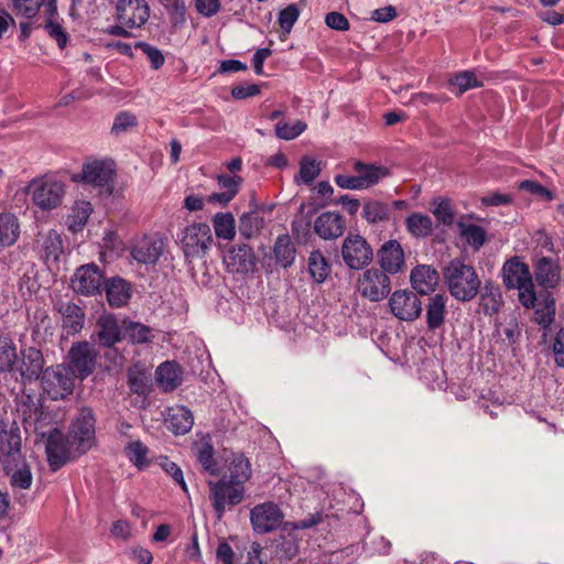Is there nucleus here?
<instances>
[{"label": "nucleus", "instance_id": "61", "mask_svg": "<svg viewBox=\"0 0 564 564\" xmlns=\"http://www.w3.org/2000/svg\"><path fill=\"white\" fill-rule=\"evenodd\" d=\"M195 8L199 14L206 18L216 15L220 8V0H195Z\"/></svg>", "mask_w": 564, "mask_h": 564}, {"label": "nucleus", "instance_id": "32", "mask_svg": "<svg viewBox=\"0 0 564 564\" xmlns=\"http://www.w3.org/2000/svg\"><path fill=\"white\" fill-rule=\"evenodd\" d=\"M58 311L62 314V326L67 334H76L83 328L85 314L78 305L73 303L62 304Z\"/></svg>", "mask_w": 564, "mask_h": 564}, {"label": "nucleus", "instance_id": "4", "mask_svg": "<svg viewBox=\"0 0 564 564\" xmlns=\"http://www.w3.org/2000/svg\"><path fill=\"white\" fill-rule=\"evenodd\" d=\"M209 500L217 518L220 520L227 508L239 505L245 496V486L241 481H232L224 475L217 481H208Z\"/></svg>", "mask_w": 564, "mask_h": 564}, {"label": "nucleus", "instance_id": "46", "mask_svg": "<svg viewBox=\"0 0 564 564\" xmlns=\"http://www.w3.org/2000/svg\"><path fill=\"white\" fill-rule=\"evenodd\" d=\"M555 316V300L549 294L542 302H539L534 311V319L543 328L549 327Z\"/></svg>", "mask_w": 564, "mask_h": 564}, {"label": "nucleus", "instance_id": "10", "mask_svg": "<svg viewBox=\"0 0 564 564\" xmlns=\"http://www.w3.org/2000/svg\"><path fill=\"white\" fill-rule=\"evenodd\" d=\"M97 351L88 341L73 344L68 351L70 373L79 379L87 378L95 369Z\"/></svg>", "mask_w": 564, "mask_h": 564}, {"label": "nucleus", "instance_id": "14", "mask_svg": "<svg viewBox=\"0 0 564 564\" xmlns=\"http://www.w3.org/2000/svg\"><path fill=\"white\" fill-rule=\"evenodd\" d=\"M115 176V164L110 160H95L83 165L80 175L73 176L96 187H110Z\"/></svg>", "mask_w": 564, "mask_h": 564}, {"label": "nucleus", "instance_id": "59", "mask_svg": "<svg viewBox=\"0 0 564 564\" xmlns=\"http://www.w3.org/2000/svg\"><path fill=\"white\" fill-rule=\"evenodd\" d=\"M137 47H140L142 50V52L147 55L151 63V66L154 69L160 68L164 64V56L161 53V51L156 47L144 42L137 43Z\"/></svg>", "mask_w": 564, "mask_h": 564}, {"label": "nucleus", "instance_id": "24", "mask_svg": "<svg viewBox=\"0 0 564 564\" xmlns=\"http://www.w3.org/2000/svg\"><path fill=\"white\" fill-rule=\"evenodd\" d=\"M346 228L344 218L335 212L321 214L314 223L315 232L323 239H335L340 237Z\"/></svg>", "mask_w": 564, "mask_h": 564}, {"label": "nucleus", "instance_id": "37", "mask_svg": "<svg viewBox=\"0 0 564 564\" xmlns=\"http://www.w3.org/2000/svg\"><path fill=\"white\" fill-rule=\"evenodd\" d=\"M124 336L132 344L150 343L153 338V330L149 326L130 319L122 321Z\"/></svg>", "mask_w": 564, "mask_h": 564}, {"label": "nucleus", "instance_id": "9", "mask_svg": "<svg viewBox=\"0 0 564 564\" xmlns=\"http://www.w3.org/2000/svg\"><path fill=\"white\" fill-rule=\"evenodd\" d=\"M341 257L349 269L361 270L372 261L373 251L364 237L349 235L343 241Z\"/></svg>", "mask_w": 564, "mask_h": 564}, {"label": "nucleus", "instance_id": "1", "mask_svg": "<svg viewBox=\"0 0 564 564\" xmlns=\"http://www.w3.org/2000/svg\"><path fill=\"white\" fill-rule=\"evenodd\" d=\"M21 434L3 433L1 435L0 451L6 455L2 467L10 479V487L15 499L24 505L26 502L24 496H18V492L31 488L33 475L29 464L21 454Z\"/></svg>", "mask_w": 564, "mask_h": 564}, {"label": "nucleus", "instance_id": "3", "mask_svg": "<svg viewBox=\"0 0 564 564\" xmlns=\"http://www.w3.org/2000/svg\"><path fill=\"white\" fill-rule=\"evenodd\" d=\"M501 273L506 288L519 291L520 303L527 308L533 307L536 295L529 265L514 257L505 262Z\"/></svg>", "mask_w": 564, "mask_h": 564}, {"label": "nucleus", "instance_id": "16", "mask_svg": "<svg viewBox=\"0 0 564 564\" xmlns=\"http://www.w3.org/2000/svg\"><path fill=\"white\" fill-rule=\"evenodd\" d=\"M104 283L102 272L94 263L78 268L72 280L73 290L85 296L100 293Z\"/></svg>", "mask_w": 564, "mask_h": 564}, {"label": "nucleus", "instance_id": "28", "mask_svg": "<svg viewBox=\"0 0 564 564\" xmlns=\"http://www.w3.org/2000/svg\"><path fill=\"white\" fill-rule=\"evenodd\" d=\"M413 289L421 294H430L435 290L440 276L435 269L430 265L414 268L410 275Z\"/></svg>", "mask_w": 564, "mask_h": 564}, {"label": "nucleus", "instance_id": "19", "mask_svg": "<svg viewBox=\"0 0 564 564\" xmlns=\"http://www.w3.org/2000/svg\"><path fill=\"white\" fill-rule=\"evenodd\" d=\"M164 242L155 236H144L137 240L131 248V257L142 264H155L160 259Z\"/></svg>", "mask_w": 564, "mask_h": 564}, {"label": "nucleus", "instance_id": "43", "mask_svg": "<svg viewBox=\"0 0 564 564\" xmlns=\"http://www.w3.org/2000/svg\"><path fill=\"white\" fill-rule=\"evenodd\" d=\"M213 226L220 239L232 240L236 236L235 218L230 213H217L213 218Z\"/></svg>", "mask_w": 564, "mask_h": 564}, {"label": "nucleus", "instance_id": "21", "mask_svg": "<svg viewBox=\"0 0 564 564\" xmlns=\"http://www.w3.org/2000/svg\"><path fill=\"white\" fill-rule=\"evenodd\" d=\"M378 260L382 271L388 274L398 273L404 264V253L397 240H389L378 251Z\"/></svg>", "mask_w": 564, "mask_h": 564}, {"label": "nucleus", "instance_id": "44", "mask_svg": "<svg viewBox=\"0 0 564 564\" xmlns=\"http://www.w3.org/2000/svg\"><path fill=\"white\" fill-rule=\"evenodd\" d=\"M391 209L388 204L370 200L364 205L362 217L370 224H377L389 219Z\"/></svg>", "mask_w": 564, "mask_h": 564}, {"label": "nucleus", "instance_id": "51", "mask_svg": "<svg viewBox=\"0 0 564 564\" xmlns=\"http://www.w3.org/2000/svg\"><path fill=\"white\" fill-rule=\"evenodd\" d=\"M449 85L457 87L458 94L462 95L468 89L481 87L482 83L477 79L474 72L464 70L452 77L449 79Z\"/></svg>", "mask_w": 564, "mask_h": 564}, {"label": "nucleus", "instance_id": "8", "mask_svg": "<svg viewBox=\"0 0 564 564\" xmlns=\"http://www.w3.org/2000/svg\"><path fill=\"white\" fill-rule=\"evenodd\" d=\"M357 291L362 297L371 302H379L391 292L390 278L380 269H367L357 280Z\"/></svg>", "mask_w": 564, "mask_h": 564}, {"label": "nucleus", "instance_id": "41", "mask_svg": "<svg viewBox=\"0 0 564 564\" xmlns=\"http://www.w3.org/2000/svg\"><path fill=\"white\" fill-rule=\"evenodd\" d=\"M460 237L474 250H479L486 242L487 235L482 227L475 224L458 223Z\"/></svg>", "mask_w": 564, "mask_h": 564}, {"label": "nucleus", "instance_id": "57", "mask_svg": "<svg viewBox=\"0 0 564 564\" xmlns=\"http://www.w3.org/2000/svg\"><path fill=\"white\" fill-rule=\"evenodd\" d=\"M134 126H137L135 116L130 112L122 111L116 116L111 132L115 134H120L133 128Z\"/></svg>", "mask_w": 564, "mask_h": 564}, {"label": "nucleus", "instance_id": "48", "mask_svg": "<svg viewBox=\"0 0 564 564\" xmlns=\"http://www.w3.org/2000/svg\"><path fill=\"white\" fill-rule=\"evenodd\" d=\"M321 173V164L315 159L304 156L300 162L299 175L295 176L296 183L310 185Z\"/></svg>", "mask_w": 564, "mask_h": 564}, {"label": "nucleus", "instance_id": "15", "mask_svg": "<svg viewBox=\"0 0 564 564\" xmlns=\"http://www.w3.org/2000/svg\"><path fill=\"white\" fill-rule=\"evenodd\" d=\"M283 520V513L273 502L257 505L250 511V521L257 533L263 534L276 530Z\"/></svg>", "mask_w": 564, "mask_h": 564}, {"label": "nucleus", "instance_id": "2", "mask_svg": "<svg viewBox=\"0 0 564 564\" xmlns=\"http://www.w3.org/2000/svg\"><path fill=\"white\" fill-rule=\"evenodd\" d=\"M443 275L451 295L458 301H470L479 292L480 280L476 270L460 259L449 261Z\"/></svg>", "mask_w": 564, "mask_h": 564}, {"label": "nucleus", "instance_id": "18", "mask_svg": "<svg viewBox=\"0 0 564 564\" xmlns=\"http://www.w3.org/2000/svg\"><path fill=\"white\" fill-rule=\"evenodd\" d=\"M46 455L52 470H57L69 459L68 441L57 429H51L46 436Z\"/></svg>", "mask_w": 564, "mask_h": 564}, {"label": "nucleus", "instance_id": "42", "mask_svg": "<svg viewBox=\"0 0 564 564\" xmlns=\"http://www.w3.org/2000/svg\"><path fill=\"white\" fill-rule=\"evenodd\" d=\"M274 257L278 263L282 267H290L295 259V248L291 241L290 236H279L274 245Z\"/></svg>", "mask_w": 564, "mask_h": 564}, {"label": "nucleus", "instance_id": "20", "mask_svg": "<svg viewBox=\"0 0 564 564\" xmlns=\"http://www.w3.org/2000/svg\"><path fill=\"white\" fill-rule=\"evenodd\" d=\"M164 424L175 435L188 433L194 424L192 411L184 405H173L164 412Z\"/></svg>", "mask_w": 564, "mask_h": 564}, {"label": "nucleus", "instance_id": "56", "mask_svg": "<svg viewBox=\"0 0 564 564\" xmlns=\"http://www.w3.org/2000/svg\"><path fill=\"white\" fill-rule=\"evenodd\" d=\"M128 383L133 393L139 395L148 391V378L144 372L130 369L128 372Z\"/></svg>", "mask_w": 564, "mask_h": 564}, {"label": "nucleus", "instance_id": "17", "mask_svg": "<svg viewBox=\"0 0 564 564\" xmlns=\"http://www.w3.org/2000/svg\"><path fill=\"white\" fill-rule=\"evenodd\" d=\"M44 358L37 348L28 347L21 350V359L17 360L14 370L19 372L22 381L33 382L40 379V375L43 372Z\"/></svg>", "mask_w": 564, "mask_h": 564}, {"label": "nucleus", "instance_id": "31", "mask_svg": "<svg viewBox=\"0 0 564 564\" xmlns=\"http://www.w3.org/2000/svg\"><path fill=\"white\" fill-rule=\"evenodd\" d=\"M17 13L31 19L35 17L41 7L47 15L56 14V0H12Z\"/></svg>", "mask_w": 564, "mask_h": 564}, {"label": "nucleus", "instance_id": "47", "mask_svg": "<svg viewBox=\"0 0 564 564\" xmlns=\"http://www.w3.org/2000/svg\"><path fill=\"white\" fill-rule=\"evenodd\" d=\"M124 454L129 460L139 469H142L149 465V448L141 441H133L128 443L124 447Z\"/></svg>", "mask_w": 564, "mask_h": 564}, {"label": "nucleus", "instance_id": "27", "mask_svg": "<svg viewBox=\"0 0 564 564\" xmlns=\"http://www.w3.org/2000/svg\"><path fill=\"white\" fill-rule=\"evenodd\" d=\"M534 275L540 286L553 289L560 281L561 270L556 261L542 257L535 263Z\"/></svg>", "mask_w": 564, "mask_h": 564}, {"label": "nucleus", "instance_id": "30", "mask_svg": "<svg viewBox=\"0 0 564 564\" xmlns=\"http://www.w3.org/2000/svg\"><path fill=\"white\" fill-rule=\"evenodd\" d=\"M156 380L159 386L165 391H173L182 382V371L180 366L173 361H165L156 369Z\"/></svg>", "mask_w": 564, "mask_h": 564}, {"label": "nucleus", "instance_id": "62", "mask_svg": "<svg viewBox=\"0 0 564 564\" xmlns=\"http://www.w3.org/2000/svg\"><path fill=\"white\" fill-rule=\"evenodd\" d=\"M325 23L328 28L336 31L349 30L348 19L343 13L339 12H330L326 14Z\"/></svg>", "mask_w": 564, "mask_h": 564}, {"label": "nucleus", "instance_id": "12", "mask_svg": "<svg viewBox=\"0 0 564 564\" xmlns=\"http://www.w3.org/2000/svg\"><path fill=\"white\" fill-rule=\"evenodd\" d=\"M150 18V7L145 0H118L116 19L130 29H140Z\"/></svg>", "mask_w": 564, "mask_h": 564}, {"label": "nucleus", "instance_id": "58", "mask_svg": "<svg viewBox=\"0 0 564 564\" xmlns=\"http://www.w3.org/2000/svg\"><path fill=\"white\" fill-rule=\"evenodd\" d=\"M161 466L164 469V471L167 475H170L177 485H180V487L182 488V490L184 492H188V488H187V485L185 482L183 471H182L181 467L177 464H175L174 462H172V460H170L169 458L165 457L162 460Z\"/></svg>", "mask_w": 564, "mask_h": 564}, {"label": "nucleus", "instance_id": "11", "mask_svg": "<svg viewBox=\"0 0 564 564\" xmlns=\"http://www.w3.org/2000/svg\"><path fill=\"white\" fill-rule=\"evenodd\" d=\"M95 416L89 408H82L69 431L72 443L77 445L80 453L87 452L93 444L95 437Z\"/></svg>", "mask_w": 564, "mask_h": 564}, {"label": "nucleus", "instance_id": "6", "mask_svg": "<svg viewBox=\"0 0 564 564\" xmlns=\"http://www.w3.org/2000/svg\"><path fill=\"white\" fill-rule=\"evenodd\" d=\"M70 370L64 365L47 367L43 370L41 386L44 393L52 400H61L72 393L74 379Z\"/></svg>", "mask_w": 564, "mask_h": 564}, {"label": "nucleus", "instance_id": "52", "mask_svg": "<svg viewBox=\"0 0 564 564\" xmlns=\"http://www.w3.org/2000/svg\"><path fill=\"white\" fill-rule=\"evenodd\" d=\"M197 460L202 465L205 471L210 475H217L218 468L214 458V447L210 442L205 441L197 449Z\"/></svg>", "mask_w": 564, "mask_h": 564}, {"label": "nucleus", "instance_id": "63", "mask_svg": "<svg viewBox=\"0 0 564 564\" xmlns=\"http://www.w3.org/2000/svg\"><path fill=\"white\" fill-rule=\"evenodd\" d=\"M260 94V87L257 84H243L235 86L231 89V96L235 99H245L248 97H253Z\"/></svg>", "mask_w": 564, "mask_h": 564}, {"label": "nucleus", "instance_id": "7", "mask_svg": "<svg viewBox=\"0 0 564 564\" xmlns=\"http://www.w3.org/2000/svg\"><path fill=\"white\" fill-rule=\"evenodd\" d=\"M180 241L186 258H199L212 247L214 239L207 224L196 223L184 228Z\"/></svg>", "mask_w": 564, "mask_h": 564}, {"label": "nucleus", "instance_id": "33", "mask_svg": "<svg viewBox=\"0 0 564 564\" xmlns=\"http://www.w3.org/2000/svg\"><path fill=\"white\" fill-rule=\"evenodd\" d=\"M446 297L442 294H435L429 299L426 305V323L430 330L440 328L445 321Z\"/></svg>", "mask_w": 564, "mask_h": 564}, {"label": "nucleus", "instance_id": "39", "mask_svg": "<svg viewBox=\"0 0 564 564\" xmlns=\"http://www.w3.org/2000/svg\"><path fill=\"white\" fill-rule=\"evenodd\" d=\"M406 230L414 237H427L433 230L432 218L421 213H413L405 218Z\"/></svg>", "mask_w": 564, "mask_h": 564}, {"label": "nucleus", "instance_id": "13", "mask_svg": "<svg viewBox=\"0 0 564 564\" xmlns=\"http://www.w3.org/2000/svg\"><path fill=\"white\" fill-rule=\"evenodd\" d=\"M389 306L391 313L404 322L415 321L422 312L420 299L410 290L394 291L389 300Z\"/></svg>", "mask_w": 564, "mask_h": 564}, {"label": "nucleus", "instance_id": "29", "mask_svg": "<svg viewBox=\"0 0 564 564\" xmlns=\"http://www.w3.org/2000/svg\"><path fill=\"white\" fill-rule=\"evenodd\" d=\"M241 183L242 178L238 175H219L218 185L223 191L210 194L207 202L220 206L227 205L238 194Z\"/></svg>", "mask_w": 564, "mask_h": 564}, {"label": "nucleus", "instance_id": "36", "mask_svg": "<svg viewBox=\"0 0 564 564\" xmlns=\"http://www.w3.org/2000/svg\"><path fill=\"white\" fill-rule=\"evenodd\" d=\"M46 261H57L64 252L63 239L59 232L54 229L41 235L39 239Z\"/></svg>", "mask_w": 564, "mask_h": 564}, {"label": "nucleus", "instance_id": "60", "mask_svg": "<svg viewBox=\"0 0 564 564\" xmlns=\"http://www.w3.org/2000/svg\"><path fill=\"white\" fill-rule=\"evenodd\" d=\"M519 188L522 191L529 192L532 195L542 197L545 200L553 199L552 193L546 187L542 186L540 183L534 182V181H530V180L522 181L519 184Z\"/></svg>", "mask_w": 564, "mask_h": 564}, {"label": "nucleus", "instance_id": "50", "mask_svg": "<svg viewBox=\"0 0 564 564\" xmlns=\"http://www.w3.org/2000/svg\"><path fill=\"white\" fill-rule=\"evenodd\" d=\"M54 17L55 14L48 15V19L44 24V29L48 36L56 42L57 46L63 50L67 45L68 34L65 28L55 20Z\"/></svg>", "mask_w": 564, "mask_h": 564}, {"label": "nucleus", "instance_id": "45", "mask_svg": "<svg viewBox=\"0 0 564 564\" xmlns=\"http://www.w3.org/2000/svg\"><path fill=\"white\" fill-rule=\"evenodd\" d=\"M15 345L8 338L0 339V373L12 372L17 365Z\"/></svg>", "mask_w": 564, "mask_h": 564}, {"label": "nucleus", "instance_id": "23", "mask_svg": "<svg viewBox=\"0 0 564 564\" xmlns=\"http://www.w3.org/2000/svg\"><path fill=\"white\" fill-rule=\"evenodd\" d=\"M98 343L105 347H112L122 339V324L119 325L112 314H102L96 323Z\"/></svg>", "mask_w": 564, "mask_h": 564}, {"label": "nucleus", "instance_id": "38", "mask_svg": "<svg viewBox=\"0 0 564 564\" xmlns=\"http://www.w3.org/2000/svg\"><path fill=\"white\" fill-rule=\"evenodd\" d=\"M93 213V206L89 202L80 200L76 202L72 208V213L67 218V226L72 232L80 231L85 225L89 216Z\"/></svg>", "mask_w": 564, "mask_h": 564}, {"label": "nucleus", "instance_id": "5", "mask_svg": "<svg viewBox=\"0 0 564 564\" xmlns=\"http://www.w3.org/2000/svg\"><path fill=\"white\" fill-rule=\"evenodd\" d=\"M29 193L35 206L42 210H51L61 205L65 186L61 181L43 177L30 183Z\"/></svg>", "mask_w": 564, "mask_h": 564}, {"label": "nucleus", "instance_id": "34", "mask_svg": "<svg viewBox=\"0 0 564 564\" xmlns=\"http://www.w3.org/2000/svg\"><path fill=\"white\" fill-rule=\"evenodd\" d=\"M226 462L229 473V475H227L228 479L241 481V486H245L251 477V465L249 460L242 454L235 453L231 454Z\"/></svg>", "mask_w": 564, "mask_h": 564}, {"label": "nucleus", "instance_id": "49", "mask_svg": "<svg viewBox=\"0 0 564 564\" xmlns=\"http://www.w3.org/2000/svg\"><path fill=\"white\" fill-rule=\"evenodd\" d=\"M501 293L499 288L486 284L480 297V305L485 314L494 315L500 308Z\"/></svg>", "mask_w": 564, "mask_h": 564}, {"label": "nucleus", "instance_id": "54", "mask_svg": "<svg viewBox=\"0 0 564 564\" xmlns=\"http://www.w3.org/2000/svg\"><path fill=\"white\" fill-rule=\"evenodd\" d=\"M433 214L436 217V219L443 225H452L454 221V212L448 199H435Z\"/></svg>", "mask_w": 564, "mask_h": 564}, {"label": "nucleus", "instance_id": "26", "mask_svg": "<svg viewBox=\"0 0 564 564\" xmlns=\"http://www.w3.org/2000/svg\"><path fill=\"white\" fill-rule=\"evenodd\" d=\"M354 171L357 174L361 189H367L377 185L390 174L389 170L384 166L366 164L361 161H356L354 163Z\"/></svg>", "mask_w": 564, "mask_h": 564}, {"label": "nucleus", "instance_id": "25", "mask_svg": "<svg viewBox=\"0 0 564 564\" xmlns=\"http://www.w3.org/2000/svg\"><path fill=\"white\" fill-rule=\"evenodd\" d=\"M107 301L112 307H122L131 297V285L119 276H113L104 283Z\"/></svg>", "mask_w": 564, "mask_h": 564}, {"label": "nucleus", "instance_id": "55", "mask_svg": "<svg viewBox=\"0 0 564 564\" xmlns=\"http://www.w3.org/2000/svg\"><path fill=\"white\" fill-rule=\"evenodd\" d=\"M300 17V10L296 4H289L285 9L281 10L279 13V24L281 29L290 33L293 25L297 21Z\"/></svg>", "mask_w": 564, "mask_h": 564}, {"label": "nucleus", "instance_id": "22", "mask_svg": "<svg viewBox=\"0 0 564 564\" xmlns=\"http://www.w3.org/2000/svg\"><path fill=\"white\" fill-rule=\"evenodd\" d=\"M228 269L237 273H247L256 267V256L249 245H240L231 248L225 257Z\"/></svg>", "mask_w": 564, "mask_h": 564}, {"label": "nucleus", "instance_id": "64", "mask_svg": "<svg viewBox=\"0 0 564 564\" xmlns=\"http://www.w3.org/2000/svg\"><path fill=\"white\" fill-rule=\"evenodd\" d=\"M552 349L557 366L564 367V328L556 333Z\"/></svg>", "mask_w": 564, "mask_h": 564}, {"label": "nucleus", "instance_id": "53", "mask_svg": "<svg viewBox=\"0 0 564 564\" xmlns=\"http://www.w3.org/2000/svg\"><path fill=\"white\" fill-rule=\"evenodd\" d=\"M307 126L301 120L293 123L279 122L275 124V134L282 140H293L306 130Z\"/></svg>", "mask_w": 564, "mask_h": 564}, {"label": "nucleus", "instance_id": "35", "mask_svg": "<svg viewBox=\"0 0 564 564\" xmlns=\"http://www.w3.org/2000/svg\"><path fill=\"white\" fill-rule=\"evenodd\" d=\"M20 236L18 218L10 213H0V247L14 245Z\"/></svg>", "mask_w": 564, "mask_h": 564}, {"label": "nucleus", "instance_id": "40", "mask_svg": "<svg viewBox=\"0 0 564 564\" xmlns=\"http://www.w3.org/2000/svg\"><path fill=\"white\" fill-rule=\"evenodd\" d=\"M308 271L316 283H323L330 273V265L319 250H314L308 257Z\"/></svg>", "mask_w": 564, "mask_h": 564}]
</instances>
